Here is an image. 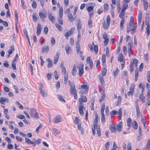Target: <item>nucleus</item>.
<instances>
[{"label": "nucleus", "mask_w": 150, "mask_h": 150, "mask_svg": "<svg viewBox=\"0 0 150 150\" xmlns=\"http://www.w3.org/2000/svg\"><path fill=\"white\" fill-rule=\"evenodd\" d=\"M74 30V28H72L70 30H69L67 32L65 35V36L67 38L69 36L72 34Z\"/></svg>", "instance_id": "nucleus-9"}, {"label": "nucleus", "mask_w": 150, "mask_h": 150, "mask_svg": "<svg viewBox=\"0 0 150 150\" xmlns=\"http://www.w3.org/2000/svg\"><path fill=\"white\" fill-rule=\"evenodd\" d=\"M65 50L67 53V55H69V54H70L71 50V48L69 47V45H66L65 47Z\"/></svg>", "instance_id": "nucleus-19"}, {"label": "nucleus", "mask_w": 150, "mask_h": 150, "mask_svg": "<svg viewBox=\"0 0 150 150\" xmlns=\"http://www.w3.org/2000/svg\"><path fill=\"white\" fill-rule=\"evenodd\" d=\"M134 84H131L129 88V91L128 92V96L132 95L134 91Z\"/></svg>", "instance_id": "nucleus-8"}, {"label": "nucleus", "mask_w": 150, "mask_h": 150, "mask_svg": "<svg viewBox=\"0 0 150 150\" xmlns=\"http://www.w3.org/2000/svg\"><path fill=\"white\" fill-rule=\"evenodd\" d=\"M125 21V20H124L123 19L121 20L120 24V29L121 30H122L123 28V25L124 24Z\"/></svg>", "instance_id": "nucleus-39"}, {"label": "nucleus", "mask_w": 150, "mask_h": 150, "mask_svg": "<svg viewBox=\"0 0 150 150\" xmlns=\"http://www.w3.org/2000/svg\"><path fill=\"white\" fill-rule=\"evenodd\" d=\"M63 15V9L61 7L59 10V17L57 18V21L59 23L62 25L63 24V21L62 19Z\"/></svg>", "instance_id": "nucleus-3"}, {"label": "nucleus", "mask_w": 150, "mask_h": 150, "mask_svg": "<svg viewBox=\"0 0 150 150\" xmlns=\"http://www.w3.org/2000/svg\"><path fill=\"white\" fill-rule=\"evenodd\" d=\"M27 109H29L30 110V114L32 116H33L35 113L34 112H33V110H36L34 108H30V109L27 108Z\"/></svg>", "instance_id": "nucleus-60"}, {"label": "nucleus", "mask_w": 150, "mask_h": 150, "mask_svg": "<svg viewBox=\"0 0 150 150\" xmlns=\"http://www.w3.org/2000/svg\"><path fill=\"white\" fill-rule=\"evenodd\" d=\"M76 53L77 54H79L80 57H81L82 55V51H80V46L79 44L76 46Z\"/></svg>", "instance_id": "nucleus-16"}, {"label": "nucleus", "mask_w": 150, "mask_h": 150, "mask_svg": "<svg viewBox=\"0 0 150 150\" xmlns=\"http://www.w3.org/2000/svg\"><path fill=\"white\" fill-rule=\"evenodd\" d=\"M80 123H81V122L80 120L77 117H76L75 118V119L74 121V124L78 125Z\"/></svg>", "instance_id": "nucleus-36"}, {"label": "nucleus", "mask_w": 150, "mask_h": 150, "mask_svg": "<svg viewBox=\"0 0 150 150\" xmlns=\"http://www.w3.org/2000/svg\"><path fill=\"white\" fill-rule=\"evenodd\" d=\"M118 69L117 68H116L115 69V70L114 71H113V73L115 76V78L116 76L117 75L118 73Z\"/></svg>", "instance_id": "nucleus-56"}, {"label": "nucleus", "mask_w": 150, "mask_h": 150, "mask_svg": "<svg viewBox=\"0 0 150 150\" xmlns=\"http://www.w3.org/2000/svg\"><path fill=\"white\" fill-rule=\"evenodd\" d=\"M40 93H41L42 94L43 97H46L47 96V93H46V92L45 91L42 90V91H40Z\"/></svg>", "instance_id": "nucleus-44"}, {"label": "nucleus", "mask_w": 150, "mask_h": 150, "mask_svg": "<svg viewBox=\"0 0 150 150\" xmlns=\"http://www.w3.org/2000/svg\"><path fill=\"white\" fill-rule=\"evenodd\" d=\"M98 76L99 78L101 84H103L104 82V79L103 76H100L99 75Z\"/></svg>", "instance_id": "nucleus-52"}, {"label": "nucleus", "mask_w": 150, "mask_h": 150, "mask_svg": "<svg viewBox=\"0 0 150 150\" xmlns=\"http://www.w3.org/2000/svg\"><path fill=\"white\" fill-rule=\"evenodd\" d=\"M103 38L105 40L106 39H109V38H108V34L106 33L105 32H104L103 35Z\"/></svg>", "instance_id": "nucleus-46"}, {"label": "nucleus", "mask_w": 150, "mask_h": 150, "mask_svg": "<svg viewBox=\"0 0 150 150\" xmlns=\"http://www.w3.org/2000/svg\"><path fill=\"white\" fill-rule=\"evenodd\" d=\"M102 116L101 117V122L102 123H104L105 122V116L104 114H101Z\"/></svg>", "instance_id": "nucleus-51"}, {"label": "nucleus", "mask_w": 150, "mask_h": 150, "mask_svg": "<svg viewBox=\"0 0 150 150\" xmlns=\"http://www.w3.org/2000/svg\"><path fill=\"white\" fill-rule=\"evenodd\" d=\"M62 121V118L60 115H57L53 119V122L54 123H58Z\"/></svg>", "instance_id": "nucleus-7"}, {"label": "nucleus", "mask_w": 150, "mask_h": 150, "mask_svg": "<svg viewBox=\"0 0 150 150\" xmlns=\"http://www.w3.org/2000/svg\"><path fill=\"white\" fill-rule=\"evenodd\" d=\"M150 148V140L149 139L147 141L146 146V150H149Z\"/></svg>", "instance_id": "nucleus-43"}, {"label": "nucleus", "mask_w": 150, "mask_h": 150, "mask_svg": "<svg viewBox=\"0 0 150 150\" xmlns=\"http://www.w3.org/2000/svg\"><path fill=\"white\" fill-rule=\"evenodd\" d=\"M62 71L64 75L67 74L66 71L65 67H62Z\"/></svg>", "instance_id": "nucleus-64"}, {"label": "nucleus", "mask_w": 150, "mask_h": 150, "mask_svg": "<svg viewBox=\"0 0 150 150\" xmlns=\"http://www.w3.org/2000/svg\"><path fill=\"white\" fill-rule=\"evenodd\" d=\"M102 61L103 63H105L106 62V56L105 54H103L102 55Z\"/></svg>", "instance_id": "nucleus-62"}, {"label": "nucleus", "mask_w": 150, "mask_h": 150, "mask_svg": "<svg viewBox=\"0 0 150 150\" xmlns=\"http://www.w3.org/2000/svg\"><path fill=\"white\" fill-rule=\"evenodd\" d=\"M125 12H124V11H122H122L121 12V13H120L119 15V17L121 18L122 19L121 20H122V19L124 20H125Z\"/></svg>", "instance_id": "nucleus-29"}, {"label": "nucleus", "mask_w": 150, "mask_h": 150, "mask_svg": "<svg viewBox=\"0 0 150 150\" xmlns=\"http://www.w3.org/2000/svg\"><path fill=\"white\" fill-rule=\"evenodd\" d=\"M14 50V48L13 45H11L10 48L9 50H8V53L9 54H11L13 52Z\"/></svg>", "instance_id": "nucleus-34"}, {"label": "nucleus", "mask_w": 150, "mask_h": 150, "mask_svg": "<svg viewBox=\"0 0 150 150\" xmlns=\"http://www.w3.org/2000/svg\"><path fill=\"white\" fill-rule=\"evenodd\" d=\"M132 123V120L130 118H129L127 120V126L130 127Z\"/></svg>", "instance_id": "nucleus-33"}, {"label": "nucleus", "mask_w": 150, "mask_h": 150, "mask_svg": "<svg viewBox=\"0 0 150 150\" xmlns=\"http://www.w3.org/2000/svg\"><path fill=\"white\" fill-rule=\"evenodd\" d=\"M118 115H119L120 119L121 118V117H122V108H120L117 112Z\"/></svg>", "instance_id": "nucleus-40"}, {"label": "nucleus", "mask_w": 150, "mask_h": 150, "mask_svg": "<svg viewBox=\"0 0 150 150\" xmlns=\"http://www.w3.org/2000/svg\"><path fill=\"white\" fill-rule=\"evenodd\" d=\"M138 63V61L135 58L133 59L131 61L130 64V71L131 73L134 70L133 66L134 65V66L137 67Z\"/></svg>", "instance_id": "nucleus-4"}, {"label": "nucleus", "mask_w": 150, "mask_h": 150, "mask_svg": "<svg viewBox=\"0 0 150 150\" xmlns=\"http://www.w3.org/2000/svg\"><path fill=\"white\" fill-rule=\"evenodd\" d=\"M106 23L107 26L106 27L105 26L104 27L106 28L109 27L110 23V17L109 15H108L107 16L106 18Z\"/></svg>", "instance_id": "nucleus-20"}, {"label": "nucleus", "mask_w": 150, "mask_h": 150, "mask_svg": "<svg viewBox=\"0 0 150 150\" xmlns=\"http://www.w3.org/2000/svg\"><path fill=\"white\" fill-rule=\"evenodd\" d=\"M77 72V70L76 68V65H74L73 66L72 70V74L73 76H74Z\"/></svg>", "instance_id": "nucleus-23"}, {"label": "nucleus", "mask_w": 150, "mask_h": 150, "mask_svg": "<svg viewBox=\"0 0 150 150\" xmlns=\"http://www.w3.org/2000/svg\"><path fill=\"white\" fill-rule=\"evenodd\" d=\"M123 55L122 53L120 54L118 58V61L121 62H124V61H125V60L123 59Z\"/></svg>", "instance_id": "nucleus-22"}, {"label": "nucleus", "mask_w": 150, "mask_h": 150, "mask_svg": "<svg viewBox=\"0 0 150 150\" xmlns=\"http://www.w3.org/2000/svg\"><path fill=\"white\" fill-rule=\"evenodd\" d=\"M106 69L105 68H104L102 69L101 73L103 76H105V75L106 74Z\"/></svg>", "instance_id": "nucleus-54"}, {"label": "nucleus", "mask_w": 150, "mask_h": 150, "mask_svg": "<svg viewBox=\"0 0 150 150\" xmlns=\"http://www.w3.org/2000/svg\"><path fill=\"white\" fill-rule=\"evenodd\" d=\"M32 6L33 8L34 9H35L36 8L37 4L35 1H33Z\"/></svg>", "instance_id": "nucleus-63"}, {"label": "nucleus", "mask_w": 150, "mask_h": 150, "mask_svg": "<svg viewBox=\"0 0 150 150\" xmlns=\"http://www.w3.org/2000/svg\"><path fill=\"white\" fill-rule=\"evenodd\" d=\"M58 97L59 100L60 101H63L64 102H65V100L63 99V97L62 96V95H58Z\"/></svg>", "instance_id": "nucleus-57"}, {"label": "nucleus", "mask_w": 150, "mask_h": 150, "mask_svg": "<svg viewBox=\"0 0 150 150\" xmlns=\"http://www.w3.org/2000/svg\"><path fill=\"white\" fill-rule=\"evenodd\" d=\"M88 27L91 28L92 27V22L91 18H90L88 21Z\"/></svg>", "instance_id": "nucleus-47"}, {"label": "nucleus", "mask_w": 150, "mask_h": 150, "mask_svg": "<svg viewBox=\"0 0 150 150\" xmlns=\"http://www.w3.org/2000/svg\"><path fill=\"white\" fill-rule=\"evenodd\" d=\"M39 16L41 19L45 18L47 17V14H45L42 12H39Z\"/></svg>", "instance_id": "nucleus-21"}, {"label": "nucleus", "mask_w": 150, "mask_h": 150, "mask_svg": "<svg viewBox=\"0 0 150 150\" xmlns=\"http://www.w3.org/2000/svg\"><path fill=\"white\" fill-rule=\"evenodd\" d=\"M17 62V59H15L12 62L11 64V66L13 70H15L16 69V62Z\"/></svg>", "instance_id": "nucleus-26"}, {"label": "nucleus", "mask_w": 150, "mask_h": 150, "mask_svg": "<svg viewBox=\"0 0 150 150\" xmlns=\"http://www.w3.org/2000/svg\"><path fill=\"white\" fill-rule=\"evenodd\" d=\"M133 45V42H129L128 44V51H130L132 50V47Z\"/></svg>", "instance_id": "nucleus-35"}, {"label": "nucleus", "mask_w": 150, "mask_h": 150, "mask_svg": "<svg viewBox=\"0 0 150 150\" xmlns=\"http://www.w3.org/2000/svg\"><path fill=\"white\" fill-rule=\"evenodd\" d=\"M25 140L26 143L28 144H32L33 146H35V143L29 139L25 137Z\"/></svg>", "instance_id": "nucleus-14"}, {"label": "nucleus", "mask_w": 150, "mask_h": 150, "mask_svg": "<svg viewBox=\"0 0 150 150\" xmlns=\"http://www.w3.org/2000/svg\"><path fill=\"white\" fill-rule=\"evenodd\" d=\"M48 17L50 21L52 23H54L55 21V18L52 16V14L51 12L48 13Z\"/></svg>", "instance_id": "nucleus-10"}, {"label": "nucleus", "mask_w": 150, "mask_h": 150, "mask_svg": "<svg viewBox=\"0 0 150 150\" xmlns=\"http://www.w3.org/2000/svg\"><path fill=\"white\" fill-rule=\"evenodd\" d=\"M47 61L48 62V63L47 64V67L48 68H50L52 67V62L50 60V58H47L46 59Z\"/></svg>", "instance_id": "nucleus-28"}, {"label": "nucleus", "mask_w": 150, "mask_h": 150, "mask_svg": "<svg viewBox=\"0 0 150 150\" xmlns=\"http://www.w3.org/2000/svg\"><path fill=\"white\" fill-rule=\"evenodd\" d=\"M77 68L79 70V75L80 76H81L83 72V63H81L77 66Z\"/></svg>", "instance_id": "nucleus-5"}, {"label": "nucleus", "mask_w": 150, "mask_h": 150, "mask_svg": "<svg viewBox=\"0 0 150 150\" xmlns=\"http://www.w3.org/2000/svg\"><path fill=\"white\" fill-rule=\"evenodd\" d=\"M81 88L82 89L84 90V91H81L80 92L81 93H85L86 91H88V86L86 84L82 85L81 86Z\"/></svg>", "instance_id": "nucleus-18"}, {"label": "nucleus", "mask_w": 150, "mask_h": 150, "mask_svg": "<svg viewBox=\"0 0 150 150\" xmlns=\"http://www.w3.org/2000/svg\"><path fill=\"white\" fill-rule=\"evenodd\" d=\"M98 120L95 119L93 122V126L92 127L93 134V135L96 134V130L97 131V132L98 137H100L101 135V132L100 128L99 126H98Z\"/></svg>", "instance_id": "nucleus-1"}, {"label": "nucleus", "mask_w": 150, "mask_h": 150, "mask_svg": "<svg viewBox=\"0 0 150 150\" xmlns=\"http://www.w3.org/2000/svg\"><path fill=\"white\" fill-rule=\"evenodd\" d=\"M139 75V72L138 70H135V81H136L137 80V78Z\"/></svg>", "instance_id": "nucleus-45"}, {"label": "nucleus", "mask_w": 150, "mask_h": 150, "mask_svg": "<svg viewBox=\"0 0 150 150\" xmlns=\"http://www.w3.org/2000/svg\"><path fill=\"white\" fill-rule=\"evenodd\" d=\"M121 97L120 96H118L117 98V105H120L121 102Z\"/></svg>", "instance_id": "nucleus-50"}, {"label": "nucleus", "mask_w": 150, "mask_h": 150, "mask_svg": "<svg viewBox=\"0 0 150 150\" xmlns=\"http://www.w3.org/2000/svg\"><path fill=\"white\" fill-rule=\"evenodd\" d=\"M33 112H34L35 113L33 117L36 119H38L39 118L38 114V113L36 112V110H33Z\"/></svg>", "instance_id": "nucleus-38"}, {"label": "nucleus", "mask_w": 150, "mask_h": 150, "mask_svg": "<svg viewBox=\"0 0 150 150\" xmlns=\"http://www.w3.org/2000/svg\"><path fill=\"white\" fill-rule=\"evenodd\" d=\"M110 146V142H108L106 143L105 144V147L106 149V150H108Z\"/></svg>", "instance_id": "nucleus-61"}, {"label": "nucleus", "mask_w": 150, "mask_h": 150, "mask_svg": "<svg viewBox=\"0 0 150 150\" xmlns=\"http://www.w3.org/2000/svg\"><path fill=\"white\" fill-rule=\"evenodd\" d=\"M86 62L89 64L91 69H92L93 67V61L90 57H88L86 60Z\"/></svg>", "instance_id": "nucleus-11"}, {"label": "nucleus", "mask_w": 150, "mask_h": 150, "mask_svg": "<svg viewBox=\"0 0 150 150\" xmlns=\"http://www.w3.org/2000/svg\"><path fill=\"white\" fill-rule=\"evenodd\" d=\"M51 43L52 46H53L55 43V40L54 37H52L51 39Z\"/></svg>", "instance_id": "nucleus-49"}, {"label": "nucleus", "mask_w": 150, "mask_h": 150, "mask_svg": "<svg viewBox=\"0 0 150 150\" xmlns=\"http://www.w3.org/2000/svg\"><path fill=\"white\" fill-rule=\"evenodd\" d=\"M69 21L71 22H73L75 20V19H74L72 14L71 13H69L67 15Z\"/></svg>", "instance_id": "nucleus-24"}, {"label": "nucleus", "mask_w": 150, "mask_h": 150, "mask_svg": "<svg viewBox=\"0 0 150 150\" xmlns=\"http://www.w3.org/2000/svg\"><path fill=\"white\" fill-rule=\"evenodd\" d=\"M122 123L121 122H119L116 126V130L118 132H120L122 130Z\"/></svg>", "instance_id": "nucleus-12"}, {"label": "nucleus", "mask_w": 150, "mask_h": 150, "mask_svg": "<svg viewBox=\"0 0 150 150\" xmlns=\"http://www.w3.org/2000/svg\"><path fill=\"white\" fill-rule=\"evenodd\" d=\"M49 48L48 46H47L46 47H43L42 48V53H43L44 52H47L49 51Z\"/></svg>", "instance_id": "nucleus-32"}, {"label": "nucleus", "mask_w": 150, "mask_h": 150, "mask_svg": "<svg viewBox=\"0 0 150 150\" xmlns=\"http://www.w3.org/2000/svg\"><path fill=\"white\" fill-rule=\"evenodd\" d=\"M76 27L78 31H80L81 28V23L79 19L77 21Z\"/></svg>", "instance_id": "nucleus-15"}, {"label": "nucleus", "mask_w": 150, "mask_h": 150, "mask_svg": "<svg viewBox=\"0 0 150 150\" xmlns=\"http://www.w3.org/2000/svg\"><path fill=\"white\" fill-rule=\"evenodd\" d=\"M82 102H86L87 101V97L85 96H82L81 98Z\"/></svg>", "instance_id": "nucleus-59"}, {"label": "nucleus", "mask_w": 150, "mask_h": 150, "mask_svg": "<svg viewBox=\"0 0 150 150\" xmlns=\"http://www.w3.org/2000/svg\"><path fill=\"white\" fill-rule=\"evenodd\" d=\"M42 29V28L40 24V23H38L36 31V33L37 35L39 36L40 34Z\"/></svg>", "instance_id": "nucleus-13"}, {"label": "nucleus", "mask_w": 150, "mask_h": 150, "mask_svg": "<svg viewBox=\"0 0 150 150\" xmlns=\"http://www.w3.org/2000/svg\"><path fill=\"white\" fill-rule=\"evenodd\" d=\"M8 103L9 100L6 98L1 97L0 98V102L2 104L4 105L5 102Z\"/></svg>", "instance_id": "nucleus-17"}, {"label": "nucleus", "mask_w": 150, "mask_h": 150, "mask_svg": "<svg viewBox=\"0 0 150 150\" xmlns=\"http://www.w3.org/2000/svg\"><path fill=\"white\" fill-rule=\"evenodd\" d=\"M80 103V105L79 106V114L81 116H83L84 115L83 110H84L85 107L83 105V104L81 102V100L80 99L79 100Z\"/></svg>", "instance_id": "nucleus-6"}, {"label": "nucleus", "mask_w": 150, "mask_h": 150, "mask_svg": "<svg viewBox=\"0 0 150 150\" xmlns=\"http://www.w3.org/2000/svg\"><path fill=\"white\" fill-rule=\"evenodd\" d=\"M150 26L149 25H147L146 27V31L147 35V36L148 37L150 34Z\"/></svg>", "instance_id": "nucleus-58"}, {"label": "nucleus", "mask_w": 150, "mask_h": 150, "mask_svg": "<svg viewBox=\"0 0 150 150\" xmlns=\"http://www.w3.org/2000/svg\"><path fill=\"white\" fill-rule=\"evenodd\" d=\"M77 128L79 130L81 131L82 133H83V130L81 128V123L78 125Z\"/></svg>", "instance_id": "nucleus-55"}, {"label": "nucleus", "mask_w": 150, "mask_h": 150, "mask_svg": "<svg viewBox=\"0 0 150 150\" xmlns=\"http://www.w3.org/2000/svg\"><path fill=\"white\" fill-rule=\"evenodd\" d=\"M128 6V5L127 4V3H124L123 4V8L122 9V10L123 11H125L127 8Z\"/></svg>", "instance_id": "nucleus-41"}, {"label": "nucleus", "mask_w": 150, "mask_h": 150, "mask_svg": "<svg viewBox=\"0 0 150 150\" xmlns=\"http://www.w3.org/2000/svg\"><path fill=\"white\" fill-rule=\"evenodd\" d=\"M55 25L56 28L59 31H62V26L59 25L58 23H56L55 24Z\"/></svg>", "instance_id": "nucleus-53"}, {"label": "nucleus", "mask_w": 150, "mask_h": 150, "mask_svg": "<svg viewBox=\"0 0 150 150\" xmlns=\"http://www.w3.org/2000/svg\"><path fill=\"white\" fill-rule=\"evenodd\" d=\"M135 107L137 115V117L139 116L140 115V110L138 104L135 105Z\"/></svg>", "instance_id": "nucleus-25"}, {"label": "nucleus", "mask_w": 150, "mask_h": 150, "mask_svg": "<svg viewBox=\"0 0 150 150\" xmlns=\"http://www.w3.org/2000/svg\"><path fill=\"white\" fill-rule=\"evenodd\" d=\"M105 104L104 103L102 104L101 109V114H104V110L105 109Z\"/></svg>", "instance_id": "nucleus-42"}, {"label": "nucleus", "mask_w": 150, "mask_h": 150, "mask_svg": "<svg viewBox=\"0 0 150 150\" xmlns=\"http://www.w3.org/2000/svg\"><path fill=\"white\" fill-rule=\"evenodd\" d=\"M139 98L143 102H145V100L144 99V97L143 94L140 95L139 96Z\"/></svg>", "instance_id": "nucleus-48"}, {"label": "nucleus", "mask_w": 150, "mask_h": 150, "mask_svg": "<svg viewBox=\"0 0 150 150\" xmlns=\"http://www.w3.org/2000/svg\"><path fill=\"white\" fill-rule=\"evenodd\" d=\"M143 6H144V9L145 10H146V11L148 9V2L147 1H144Z\"/></svg>", "instance_id": "nucleus-30"}, {"label": "nucleus", "mask_w": 150, "mask_h": 150, "mask_svg": "<svg viewBox=\"0 0 150 150\" xmlns=\"http://www.w3.org/2000/svg\"><path fill=\"white\" fill-rule=\"evenodd\" d=\"M59 54L57 53L54 57V60L53 62L54 64H56L57 63L59 59Z\"/></svg>", "instance_id": "nucleus-27"}, {"label": "nucleus", "mask_w": 150, "mask_h": 150, "mask_svg": "<svg viewBox=\"0 0 150 150\" xmlns=\"http://www.w3.org/2000/svg\"><path fill=\"white\" fill-rule=\"evenodd\" d=\"M132 126L133 129H137L138 128V124L136 121H134L132 124Z\"/></svg>", "instance_id": "nucleus-31"}, {"label": "nucleus", "mask_w": 150, "mask_h": 150, "mask_svg": "<svg viewBox=\"0 0 150 150\" xmlns=\"http://www.w3.org/2000/svg\"><path fill=\"white\" fill-rule=\"evenodd\" d=\"M68 83L70 86V91L71 94L73 95L75 99H77L78 97V96L74 83H71L70 81H69Z\"/></svg>", "instance_id": "nucleus-2"}, {"label": "nucleus", "mask_w": 150, "mask_h": 150, "mask_svg": "<svg viewBox=\"0 0 150 150\" xmlns=\"http://www.w3.org/2000/svg\"><path fill=\"white\" fill-rule=\"evenodd\" d=\"M110 130L112 132H115L116 131V127L115 125H112L110 128Z\"/></svg>", "instance_id": "nucleus-37"}]
</instances>
